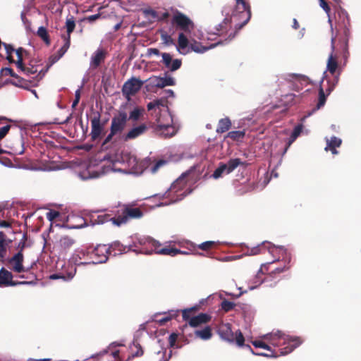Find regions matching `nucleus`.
Here are the masks:
<instances>
[{"label": "nucleus", "instance_id": "44", "mask_svg": "<svg viewBox=\"0 0 361 361\" xmlns=\"http://www.w3.org/2000/svg\"><path fill=\"white\" fill-rule=\"evenodd\" d=\"M230 23L231 20L226 18L222 23H221L216 27V32H214V34L221 35H223L224 33H226L228 28L230 25Z\"/></svg>", "mask_w": 361, "mask_h": 361}, {"label": "nucleus", "instance_id": "58", "mask_svg": "<svg viewBox=\"0 0 361 361\" xmlns=\"http://www.w3.org/2000/svg\"><path fill=\"white\" fill-rule=\"evenodd\" d=\"M288 76L291 77L298 81H300V82H307L308 80H309V78L306 75H300V74L293 73V74H290Z\"/></svg>", "mask_w": 361, "mask_h": 361}, {"label": "nucleus", "instance_id": "6", "mask_svg": "<svg viewBox=\"0 0 361 361\" xmlns=\"http://www.w3.org/2000/svg\"><path fill=\"white\" fill-rule=\"evenodd\" d=\"M218 333L220 337L228 343H235L237 345L242 347L244 345L245 338L240 330L233 332L231 324L229 323H223L219 325Z\"/></svg>", "mask_w": 361, "mask_h": 361}, {"label": "nucleus", "instance_id": "54", "mask_svg": "<svg viewBox=\"0 0 361 361\" xmlns=\"http://www.w3.org/2000/svg\"><path fill=\"white\" fill-rule=\"evenodd\" d=\"M286 102L290 103V105L295 104L299 101V96L294 94H286L285 97Z\"/></svg>", "mask_w": 361, "mask_h": 361}, {"label": "nucleus", "instance_id": "40", "mask_svg": "<svg viewBox=\"0 0 361 361\" xmlns=\"http://www.w3.org/2000/svg\"><path fill=\"white\" fill-rule=\"evenodd\" d=\"M150 16L153 18H156L157 21H167V19L170 17L169 11L157 12L154 10H149L147 12Z\"/></svg>", "mask_w": 361, "mask_h": 361}, {"label": "nucleus", "instance_id": "12", "mask_svg": "<svg viewBox=\"0 0 361 361\" xmlns=\"http://www.w3.org/2000/svg\"><path fill=\"white\" fill-rule=\"evenodd\" d=\"M91 221L93 224H103L108 221H111L116 226L117 222L118 214H114L113 211L111 213H106V211L96 212L91 214Z\"/></svg>", "mask_w": 361, "mask_h": 361}, {"label": "nucleus", "instance_id": "24", "mask_svg": "<svg viewBox=\"0 0 361 361\" xmlns=\"http://www.w3.org/2000/svg\"><path fill=\"white\" fill-rule=\"evenodd\" d=\"M107 52L103 49H98L92 56L90 67L93 69L97 68L106 58Z\"/></svg>", "mask_w": 361, "mask_h": 361}, {"label": "nucleus", "instance_id": "27", "mask_svg": "<svg viewBox=\"0 0 361 361\" xmlns=\"http://www.w3.org/2000/svg\"><path fill=\"white\" fill-rule=\"evenodd\" d=\"M211 320V316L206 313H200L197 316H193L188 322L191 327H197L203 324H207Z\"/></svg>", "mask_w": 361, "mask_h": 361}, {"label": "nucleus", "instance_id": "13", "mask_svg": "<svg viewBox=\"0 0 361 361\" xmlns=\"http://www.w3.org/2000/svg\"><path fill=\"white\" fill-rule=\"evenodd\" d=\"M266 250H267L274 257H276L277 255H280V253H286V250L283 247H276L269 243L265 242L262 243L261 245L251 248L250 252V255H256L258 254L264 253Z\"/></svg>", "mask_w": 361, "mask_h": 361}, {"label": "nucleus", "instance_id": "38", "mask_svg": "<svg viewBox=\"0 0 361 361\" xmlns=\"http://www.w3.org/2000/svg\"><path fill=\"white\" fill-rule=\"evenodd\" d=\"M302 128H303V126L302 124H298V126H296L291 135H290V137L288 140V142H287L286 144V147L284 149V152H286V151L288 150V147L291 145V144L295 140V139L300 135L302 130Z\"/></svg>", "mask_w": 361, "mask_h": 361}, {"label": "nucleus", "instance_id": "45", "mask_svg": "<svg viewBox=\"0 0 361 361\" xmlns=\"http://www.w3.org/2000/svg\"><path fill=\"white\" fill-rule=\"evenodd\" d=\"M144 111V108L137 106L130 112L129 117H128V120H131L133 121H137L143 115Z\"/></svg>", "mask_w": 361, "mask_h": 361}, {"label": "nucleus", "instance_id": "30", "mask_svg": "<svg viewBox=\"0 0 361 361\" xmlns=\"http://www.w3.org/2000/svg\"><path fill=\"white\" fill-rule=\"evenodd\" d=\"M129 350L130 355H128V360L136 357H140L144 353V351L137 341H133V343L130 345Z\"/></svg>", "mask_w": 361, "mask_h": 361}, {"label": "nucleus", "instance_id": "3", "mask_svg": "<svg viewBox=\"0 0 361 361\" xmlns=\"http://www.w3.org/2000/svg\"><path fill=\"white\" fill-rule=\"evenodd\" d=\"M79 257L89 259L88 264H100L106 262L109 258V248L106 245H97L96 247H88L79 252Z\"/></svg>", "mask_w": 361, "mask_h": 361}, {"label": "nucleus", "instance_id": "11", "mask_svg": "<svg viewBox=\"0 0 361 361\" xmlns=\"http://www.w3.org/2000/svg\"><path fill=\"white\" fill-rule=\"evenodd\" d=\"M157 240L150 237L140 238L137 239V243L140 245L138 247L136 243L133 246L132 251L135 252L142 253L145 255H151L153 253L154 248Z\"/></svg>", "mask_w": 361, "mask_h": 361}, {"label": "nucleus", "instance_id": "18", "mask_svg": "<svg viewBox=\"0 0 361 361\" xmlns=\"http://www.w3.org/2000/svg\"><path fill=\"white\" fill-rule=\"evenodd\" d=\"M162 60L161 62L164 65L165 68L170 71H176L179 69L182 65V61L178 59H172V56L169 53L161 54Z\"/></svg>", "mask_w": 361, "mask_h": 361}, {"label": "nucleus", "instance_id": "46", "mask_svg": "<svg viewBox=\"0 0 361 361\" xmlns=\"http://www.w3.org/2000/svg\"><path fill=\"white\" fill-rule=\"evenodd\" d=\"M8 243L6 240V235L3 231H0V257H5L7 252Z\"/></svg>", "mask_w": 361, "mask_h": 361}, {"label": "nucleus", "instance_id": "61", "mask_svg": "<svg viewBox=\"0 0 361 361\" xmlns=\"http://www.w3.org/2000/svg\"><path fill=\"white\" fill-rule=\"evenodd\" d=\"M20 148L19 149H13V153L16 154H22L24 152V142L23 138H20L19 140Z\"/></svg>", "mask_w": 361, "mask_h": 361}, {"label": "nucleus", "instance_id": "23", "mask_svg": "<svg viewBox=\"0 0 361 361\" xmlns=\"http://www.w3.org/2000/svg\"><path fill=\"white\" fill-rule=\"evenodd\" d=\"M76 243V240L73 235H61L57 242V246L63 252H67L71 250Z\"/></svg>", "mask_w": 361, "mask_h": 361}, {"label": "nucleus", "instance_id": "51", "mask_svg": "<svg viewBox=\"0 0 361 361\" xmlns=\"http://www.w3.org/2000/svg\"><path fill=\"white\" fill-rule=\"evenodd\" d=\"M235 304L234 302L228 301L227 300H224L221 304V309L226 312L232 310L235 307Z\"/></svg>", "mask_w": 361, "mask_h": 361}, {"label": "nucleus", "instance_id": "57", "mask_svg": "<svg viewBox=\"0 0 361 361\" xmlns=\"http://www.w3.org/2000/svg\"><path fill=\"white\" fill-rule=\"evenodd\" d=\"M11 128V125H6L2 128H0V140H3L6 136Z\"/></svg>", "mask_w": 361, "mask_h": 361}, {"label": "nucleus", "instance_id": "29", "mask_svg": "<svg viewBox=\"0 0 361 361\" xmlns=\"http://www.w3.org/2000/svg\"><path fill=\"white\" fill-rule=\"evenodd\" d=\"M186 183L185 176L182 175L171 184L169 190L171 192L182 191L185 187Z\"/></svg>", "mask_w": 361, "mask_h": 361}, {"label": "nucleus", "instance_id": "43", "mask_svg": "<svg viewBox=\"0 0 361 361\" xmlns=\"http://www.w3.org/2000/svg\"><path fill=\"white\" fill-rule=\"evenodd\" d=\"M226 173H230L235 170L238 166L243 165V162L239 158L231 159L226 164Z\"/></svg>", "mask_w": 361, "mask_h": 361}, {"label": "nucleus", "instance_id": "22", "mask_svg": "<svg viewBox=\"0 0 361 361\" xmlns=\"http://www.w3.org/2000/svg\"><path fill=\"white\" fill-rule=\"evenodd\" d=\"M153 252L157 255H169L173 257L181 252V250L176 247H172L169 245L161 247V243L157 241Z\"/></svg>", "mask_w": 361, "mask_h": 361}, {"label": "nucleus", "instance_id": "63", "mask_svg": "<svg viewBox=\"0 0 361 361\" xmlns=\"http://www.w3.org/2000/svg\"><path fill=\"white\" fill-rule=\"evenodd\" d=\"M27 240V235L26 234L23 235L22 240L18 243V248L19 249V251L18 252L23 253V250L25 247V241Z\"/></svg>", "mask_w": 361, "mask_h": 361}, {"label": "nucleus", "instance_id": "7", "mask_svg": "<svg viewBox=\"0 0 361 361\" xmlns=\"http://www.w3.org/2000/svg\"><path fill=\"white\" fill-rule=\"evenodd\" d=\"M143 216V212L138 207H133L130 205H123L121 214L118 213L117 222L116 226H120L126 224L129 219H140Z\"/></svg>", "mask_w": 361, "mask_h": 361}, {"label": "nucleus", "instance_id": "55", "mask_svg": "<svg viewBox=\"0 0 361 361\" xmlns=\"http://www.w3.org/2000/svg\"><path fill=\"white\" fill-rule=\"evenodd\" d=\"M60 216V213L58 211L50 210L47 213V218L49 221H52Z\"/></svg>", "mask_w": 361, "mask_h": 361}, {"label": "nucleus", "instance_id": "56", "mask_svg": "<svg viewBox=\"0 0 361 361\" xmlns=\"http://www.w3.org/2000/svg\"><path fill=\"white\" fill-rule=\"evenodd\" d=\"M1 74L4 75H10L12 78L17 77V74L11 68L6 67L1 69Z\"/></svg>", "mask_w": 361, "mask_h": 361}, {"label": "nucleus", "instance_id": "9", "mask_svg": "<svg viewBox=\"0 0 361 361\" xmlns=\"http://www.w3.org/2000/svg\"><path fill=\"white\" fill-rule=\"evenodd\" d=\"M236 1V12H239V18L242 19V23L235 25L236 30H240L245 26L251 18L250 6L245 0Z\"/></svg>", "mask_w": 361, "mask_h": 361}, {"label": "nucleus", "instance_id": "50", "mask_svg": "<svg viewBox=\"0 0 361 361\" xmlns=\"http://www.w3.org/2000/svg\"><path fill=\"white\" fill-rule=\"evenodd\" d=\"M75 27V23L73 16H71L70 18L66 19V27L67 30V36L71 37V34L73 32Z\"/></svg>", "mask_w": 361, "mask_h": 361}, {"label": "nucleus", "instance_id": "15", "mask_svg": "<svg viewBox=\"0 0 361 361\" xmlns=\"http://www.w3.org/2000/svg\"><path fill=\"white\" fill-rule=\"evenodd\" d=\"M13 276L12 273L4 267L0 269V287L16 286L18 285L27 284V281H13Z\"/></svg>", "mask_w": 361, "mask_h": 361}, {"label": "nucleus", "instance_id": "26", "mask_svg": "<svg viewBox=\"0 0 361 361\" xmlns=\"http://www.w3.org/2000/svg\"><path fill=\"white\" fill-rule=\"evenodd\" d=\"M107 247L109 248V254L113 255L114 256H116L117 255L126 253V252L133 250L132 245H129L128 247V246L123 245L118 241H115V242L112 243L111 244L107 245Z\"/></svg>", "mask_w": 361, "mask_h": 361}, {"label": "nucleus", "instance_id": "28", "mask_svg": "<svg viewBox=\"0 0 361 361\" xmlns=\"http://www.w3.org/2000/svg\"><path fill=\"white\" fill-rule=\"evenodd\" d=\"M76 272V268L73 265L69 266L68 270L66 274L63 273L54 274L49 276L51 279H62L64 281H68L73 278Z\"/></svg>", "mask_w": 361, "mask_h": 361}, {"label": "nucleus", "instance_id": "42", "mask_svg": "<svg viewBox=\"0 0 361 361\" xmlns=\"http://www.w3.org/2000/svg\"><path fill=\"white\" fill-rule=\"evenodd\" d=\"M199 306L195 305L190 308L184 309L182 310L183 319L185 322H188L192 317L195 316V313L198 311Z\"/></svg>", "mask_w": 361, "mask_h": 361}, {"label": "nucleus", "instance_id": "16", "mask_svg": "<svg viewBox=\"0 0 361 361\" xmlns=\"http://www.w3.org/2000/svg\"><path fill=\"white\" fill-rule=\"evenodd\" d=\"M282 255H287V253H281ZM290 257H288V256H286V259H285V262H284V265L283 267H274V269H271V266H272L274 263H275V261H273L271 262H269V263H267L264 265L262 266L261 267V271L262 272H267V271H269V274H270V276H273L276 274H281L286 270H288L289 268H290Z\"/></svg>", "mask_w": 361, "mask_h": 361}, {"label": "nucleus", "instance_id": "19", "mask_svg": "<svg viewBox=\"0 0 361 361\" xmlns=\"http://www.w3.org/2000/svg\"><path fill=\"white\" fill-rule=\"evenodd\" d=\"M162 60L161 62L164 65L165 68L170 71H176L179 69L182 65V61L178 59H172V56L169 53L161 54Z\"/></svg>", "mask_w": 361, "mask_h": 361}, {"label": "nucleus", "instance_id": "35", "mask_svg": "<svg viewBox=\"0 0 361 361\" xmlns=\"http://www.w3.org/2000/svg\"><path fill=\"white\" fill-rule=\"evenodd\" d=\"M231 121L229 118H221L219 121L216 131L217 133H226L231 128Z\"/></svg>", "mask_w": 361, "mask_h": 361}, {"label": "nucleus", "instance_id": "2", "mask_svg": "<svg viewBox=\"0 0 361 361\" xmlns=\"http://www.w3.org/2000/svg\"><path fill=\"white\" fill-rule=\"evenodd\" d=\"M171 11L172 13L171 19L172 27L182 31L178 34L177 49L180 54H185L182 51L189 46V40L185 33H190L195 28V24L188 16L178 9L171 8Z\"/></svg>", "mask_w": 361, "mask_h": 361}, {"label": "nucleus", "instance_id": "21", "mask_svg": "<svg viewBox=\"0 0 361 361\" xmlns=\"http://www.w3.org/2000/svg\"><path fill=\"white\" fill-rule=\"evenodd\" d=\"M148 128L145 123H141L140 125L133 127L123 136L125 141L134 140L140 135L145 133Z\"/></svg>", "mask_w": 361, "mask_h": 361}, {"label": "nucleus", "instance_id": "39", "mask_svg": "<svg viewBox=\"0 0 361 361\" xmlns=\"http://www.w3.org/2000/svg\"><path fill=\"white\" fill-rule=\"evenodd\" d=\"M16 53L18 59H17L16 62H15V64L16 65V66L18 69L23 68L24 57L28 54V52L23 47H19L18 49H17L16 50Z\"/></svg>", "mask_w": 361, "mask_h": 361}, {"label": "nucleus", "instance_id": "14", "mask_svg": "<svg viewBox=\"0 0 361 361\" xmlns=\"http://www.w3.org/2000/svg\"><path fill=\"white\" fill-rule=\"evenodd\" d=\"M166 118L169 119V121L166 123L161 121V116L157 119L155 131L162 135L164 137H170L175 135V128L171 124V123H172V118L168 115H166Z\"/></svg>", "mask_w": 361, "mask_h": 361}, {"label": "nucleus", "instance_id": "8", "mask_svg": "<svg viewBox=\"0 0 361 361\" xmlns=\"http://www.w3.org/2000/svg\"><path fill=\"white\" fill-rule=\"evenodd\" d=\"M144 82L135 77H132L126 81L122 87V94L125 98L130 101L131 97L135 95L142 88Z\"/></svg>", "mask_w": 361, "mask_h": 361}, {"label": "nucleus", "instance_id": "17", "mask_svg": "<svg viewBox=\"0 0 361 361\" xmlns=\"http://www.w3.org/2000/svg\"><path fill=\"white\" fill-rule=\"evenodd\" d=\"M101 114L99 112L94 113V116L91 118V137L92 140H96L101 135L104 130V124L101 123Z\"/></svg>", "mask_w": 361, "mask_h": 361}, {"label": "nucleus", "instance_id": "5", "mask_svg": "<svg viewBox=\"0 0 361 361\" xmlns=\"http://www.w3.org/2000/svg\"><path fill=\"white\" fill-rule=\"evenodd\" d=\"M302 341L299 337L290 338L286 336L281 332L275 334L271 338V343L275 345H280L281 344H287V345L283 348H281V354L286 355L291 353L295 348L298 347Z\"/></svg>", "mask_w": 361, "mask_h": 361}, {"label": "nucleus", "instance_id": "62", "mask_svg": "<svg viewBox=\"0 0 361 361\" xmlns=\"http://www.w3.org/2000/svg\"><path fill=\"white\" fill-rule=\"evenodd\" d=\"M61 57L59 56L57 54H52L49 58V64L48 67L51 66L53 64H54L56 62H57Z\"/></svg>", "mask_w": 361, "mask_h": 361}, {"label": "nucleus", "instance_id": "53", "mask_svg": "<svg viewBox=\"0 0 361 361\" xmlns=\"http://www.w3.org/2000/svg\"><path fill=\"white\" fill-rule=\"evenodd\" d=\"M224 172H226V167L224 164H222L217 169H216V170L214 171L212 176L214 178H219Z\"/></svg>", "mask_w": 361, "mask_h": 361}, {"label": "nucleus", "instance_id": "60", "mask_svg": "<svg viewBox=\"0 0 361 361\" xmlns=\"http://www.w3.org/2000/svg\"><path fill=\"white\" fill-rule=\"evenodd\" d=\"M167 163L166 161L161 159L156 162V164L154 165V166L152 169V171L153 173H155L158 171V169L165 165Z\"/></svg>", "mask_w": 361, "mask_h": 361}, {"label": "nucleus", "instance_id": "34", "mask_svg": "<svg viewBox=\"0 0 361 361\" xmlns=\"http://www.w3.org/2000/svg\"><path fill=\"white\" fill-rule=\"evenodd\" d=\"M34 60H30L27 65L23 63V68H19L25 75L29 76L38 72L37 66Z\"/></svg>", "mask_w": 361, "mask_h": 361}, {"label": "nucleus", "instance_id": "47", "mask_svg": "<svg viewBox=\"0 0 361 361\" xmlns=\"http://www.w3.org/2000/svg\"><path fill=\"white\" fill-rule=\"evenodd\" d=\"M166 316L160 319L156 320L159 324L164 325L166 322L171 320L173 318L176 317L178 315V310H171L168 313H164Z\"/></svg>", "mask_w": 361, "mask_h": 361}, {"label": "nucleus", "instance_id": "31", "mask_svg": "<svg viewBox=\"0 0 361 361\" xmlns=\"http://www.w3.org/2000/svg\"><path fill=\"white\" fill-rule=\"evenodd\" d=\"M326 142L327 145L326 147H325V150H330L333 154H338V152L336 149V148L340 147V145L342 143V140L337 137L333 136L331 137V140H327Z\"/></svg>", "mask_w": 361, "mask_h": 361}, {"label": "nucleus", "instance_id": "52", "mask_svg": "<svg viewBox=\"0 0 361 361\" xmlns=\"http://www.w3.org/2000/svg\"><path fill=\"white\" fill-rule=\"evenodd\" d=\"M216 245V243L214 241H206L198 245V248L202 250H209L212 249Z\"/></svg>", "mask_w": 361, "mask_h": 361}, {"label": "nucleus", "instance_id": "49", "mask_svg": "<svg viewBox=\"0 0 361 361\" xmlns=\"http://www.w3.org/2000/svg\"><path fill=\"white\" fill-rule=\"evenodd\" d=\"M14 78L16 79V80L11 82L13 85L24 89H28L29 82L27 80H25L18 75H17V77H15Z\"/></svg>", "mask_w": 361, "mask_h": 361}, {"label": "nucleus", "instance_id": "37", "mask_svg": "<svg viewBox=\"0 0 361 361\" xmlns=\"http://www.w3.org/2000/svg\"><path fill=\"white\" fill-rule=\"evenodd\" d=\"M245 136V130H234L227 133L224 140L231 139L232 141L242 142Z\"/></svg>", "mask_w": 361, "mask_h": 361}, {"label": "nucleus", "instance_id": "64", "mask_svg": "<svg viewBox=\"0 0 361 361\" xmlns=\"http://www.w3.org/2000/svg\"><path fill=\"white\" fill-rule=\"evenodd\" d=\"M178 335L175 333L171 334L169 337V342L171 347H174L177 341Z\"/></svg>", "mask_w": 361, "mask_h": 361}, {"label": "nucleus", "instance_id": "32", "mask_svg": "<svg viewBox=\"0 0 361 361\" xmlns=\"http://www.w3.org/2000/svg\"><path fill=\"white\" fill-rule=\"evenodd\" d=\"M223 44L222 42H218L217 43L212 44L210 47H204L201 43L194 41V42L190 44V49L197 53H204L211 48H214L219 44Z\"/></svg>", "mask_w": 361, "mask_h": 361}, {"label": "nucleus", "instance_id": "48", "mask_svg": "<svg viewBox=\"0 0 361 361\" xmlns=\"http://www.w3.org/2000/svg\"><path fill=\"white\" fill-rule=\"evenodd\" d=\"M37 35L47 45H50L51 41L47 29L41 26L38 28Z\"/></svg>", "mask_w": 361, "mask_h": 361}, {"label": "nucleus", "instance_id": "41", "mask_svg": "<svg viewBox=\"0 0 361 361\" xmlns=\"http://www.w3.org/2000/svg\"><path fill=\"white\" fill-rule=\"evenodd\" d=\"M195 335L196 337L200 338L202 340L210 339L212 336V329L210 326H207L202 330H196Z\"/></svg>", "mask_w": 361, "mask_h": 361}, {"label": "nucleus", "instance_id": "59", "mask_svg": "<svg viewBox=\"0 0 361 361\" xmlns=\"http://www.w3.org/2000/svg\"><path fill=\"white\" fill-rule=\"evenodd\" d=\"M252 345L256 348H261L263 349L270 350V347L262 341H255L252 342Z\"/></svg>", "mask_w": 361, "mask_h": 361}, {"label": "nucleus", "instance_id": "1", "mask_svg": "<svg viewBox=\"0 0 361 361\" xmlns=\"http://www.w3.org/2000/svg\"><path fill=\"white\" fill-rule=\"evenodd\" d=\"M335 28L331 24V49H341L343 53L348 51V40L350 35V22L348 13L342 8L336 9L335 14ZM329 21L331 23L329 18Z\"/></svg>", "mask_w": 361, "mask_h": 361}, {"label": "nucleus", "instance_id": "4", "mask_svg": "<svg viewBox=\"0 0 361 361\" xmlns=\"http://www.w3.org/2000/svg\"><path fill=\"white\" fill-rule=\"evenodd\" d=\"M128 121V114L124 111H119L112 119L110 126V133L103 142V145L109 142L114 136L122 133Z\"/></svg>", "mask_w": 361, "mask_h": 361}, {"label": "nucleus", "instance_id": "33", "mask_svg": "<svg viewBox=\"0 0 361 361\" xmlns=\"http://www.w3.org/2000/svg\"><path fill=\"white\" fill-rule=\"evenodd\" d=\"M331 50H333L331 49ZM336 50V49L332 51L331 54L329 55L327 61V71L332 75H334L336 74V70L338 69V64L337 61L336 57L333 54L334 51Z\"/></svg>", "mask_w": 361, "mask_h": 361}, {"label": "nucleus", "instance_id": "36", "mask_svg": "<svg viewBox=\"0 0 361 361\" xmlns=\"http://www.w3.org/2000/svg\"><path fill=\"white\" fill-rule=\"evenodd\" d=\"M171 30H172L171 27L169 29V32H167L164 30H159L160 37H161V39L162 41V44L166 47L175 45V40L172 38L171 35L169 34V32Z\"/></svg>", "mask_w": 361, "mask_h": 361}, {"label": "nucleus", "instance_id": "25", "mask_svg": "<svg viewBox=\"0 0 361 361\" xmlns=\"http://www.w3.org/2000/svg\"><path fill=\"white\" fill-rule=\"evenodd\" d=\"M153 85L159 88H163L166 86H173L176 85L175 80L167 73H165V77L154 76L152 78Z\"/></svg>", "mask_w": 361, "mask_h": 361}, {"label": "nucleus", "instance_id": "20", "mask_svg": "<svg viewBox=\"0 0 361 361\" xmlns=\"http://www.w3.org/2000/svg\"><path fill=\"white\" fill-rule=\"evenodd\" d=\"M23 254L21 252H17L8 260V262L11 265V269L14 272L22 273L25 271V269L23 266Z\"/></svg>", "mask_w": 361, "mask_h": 361}, {"label": "nucleus", "instance_id": "10", "mask_svg": "<svg viewBox=\"0 0 361 361\" xmlns=\"http://www.w3.org/2000/svg\"><path fill=\"white\" fill-rule=\"evenodd\" d=\"M340 73H338L336 75H335L334 81L331 82L329 80H326L327 82V87L326 88L325 91L324 90L323 85H324V80H322L319 89V99L318 102L316 106V109H319L321 107H322L326 101V97L329 95L334 89L336 85L338 82V75Z\"/></svg>", "mask_w": 361, "mask_h": 361}]
</instances>
